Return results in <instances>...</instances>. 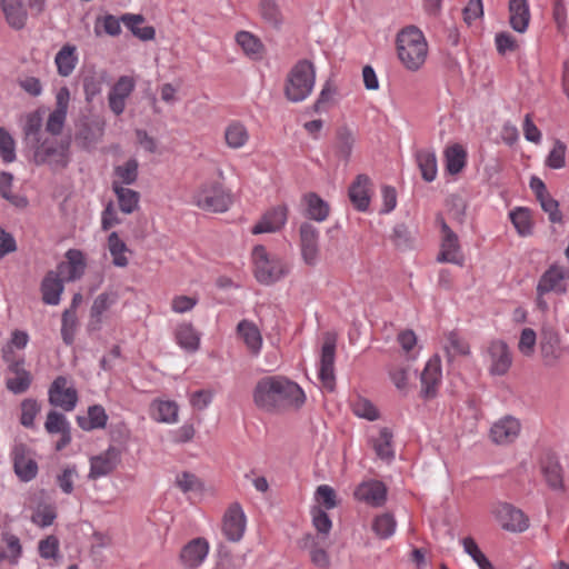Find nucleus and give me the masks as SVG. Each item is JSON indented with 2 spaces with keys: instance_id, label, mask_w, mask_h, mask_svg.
Here are the masks:
<instances>
[{
  "instance_id": "f257e3e1",
  "label": "nucleus",
  "mask_w": 569,
  "mask_h": 569,
  "mask_svg": "<svg viewBox=\"0 0 569 569\" xmlns=\"http://www.w3.org/2000/svg\"><path fill=\"white\" fill-rule=\"evenodd\" d=\"M254 405L267 412L284 407L300 408L306 402V393L295 381L283 376L261 378L252 393Z\"/></svg>"
},
{
  "instance_id": "f03ea898",
  "label": "nucleus",
  "mask_w": 569,
  "mask_h": 569,
  "mask_svg": "<svg viewBox=\"0 0 569 569\" xmlns=\"http://www.w3.org/2000/svg\"><path fill=\"white\" fill-rule=\"evenodd\" d=\"M397 56L409 71H418L428 57V43L423 32L415 26L401 29L396 39Z\"/></svg>"
},
{
  "instance_id": "7ed1b4c3",
  "label": "nucleus",
  "mask_w": 569,
  "mask_h": 569,
  "mask_svg": "<svg viewBox=\"0 0 569 569\" xmlns=\"http://www.w3.org/2000/svg\"><path fill=\"white\" fill-rule=\"evenodd\" d=\"M316 83V69L307 59L299 60L292 66L284 81L286 98L298 103L305 101L312 92Z\"/></svg>"
},
{
  "instance_id": "20e7f679",
  "label": "nucleus",
  "mask_w": 569,
  "mask_h": 569,
  "mask_svg": "<svg viewBox=\"0 0 569 569\" xmlns=\"http://www.w3.org/2000/svg\"><path fill=\"white\" fill-rule=\"evenodd\" d=\"M254 277L262 284L279 281L288 272L286 263L278 256L270 254L266 247L258 244L252 249Z\"/></svg>"
},
{
  "instance_id": "39448f33",
  "label": "nucleus",
  "mask_w": 569,
  "mask_h": 569,
  "mask_svg": "<svg viewBox=\"0 0 569 569\" xmlns=\"http://www.w3.org/2000/svg\"><path fill=\"white\" fill-rule=\"evenodd\" d=\"M192 203L201 210L222 213L232 204V194L220 182H204L192 196Z\"/></svg>"
},
{
  "instance_id": "423d86ee",
  "label": "nucleus",
  "mask_w": 569,
  "mask_h": 569,
  "mask_svg": "<svg viewBox=\"0 0 569 569\" xmlns=\"http://www.w3.org/2000/svg\"><path fill=\"white\" fill-rule=\"evenodd\" d=\"M33 162L38 166L47 164L53 169L64 168L69 163V148L68 141H58L56 139H44L34 143Z\"/></svg>"
},
{
  "instance_id": "0eeeda50",
  "label": "nucleus",
  "mask_w": 569,
  "mask_h": 569,
  "mask_svg": "<svg viewBox=\"0 0 569 569\" xmlns=\"http://www.w3.org/2000/svg\"><path fill=\"white\" fill-rule=\"evenodd\" d=\"M539 350L542 363L547 368L560 365L568 353V348L562 346L560 335L551 327H545L540 333Z\"/></svg>"
},
{
  "instance_id": "6e6552de",
  "label": "nucleus",
  "mask_w": 569,
  "mask_h": 569,
  "mask_svg": "<svg viewBox=\"0 0 569 569\" xmlns=\"http://www.w3.org/2000/svg\"><path fill=\"white\" fill-rule=\"evenodd\" d=\"M13 470L17 477L29 482L38 475V463L34 460L33 451L22 442H17L11 449Z\"/></svg>"
},
{
  "instance_id": "1a4fd4ad",
  "label": "nucleus",
  "mask_w": 569,
  "mask_h": 569,
  "mask_svg": "<svg viewBox=\"0 0 569 569\" xmlns=\"http://www.w3.org/2000/svg\"><path fill=\"white\" fill-rule=\"evenodd\" d=\"M247 517L239 502H232L222 517V533L230 542H239L246 532Z\"/></svg>"
},
{
  "instance_id": "9d476101",
  "label": "nucleus",
  "mask_w": 569,
  "mask_h": 569,
  "mask_svg": "<svg viewBox=\"0 0 569 569\" xmlns=\"http://www.w3.org/2000/svg\"><path fill=\"white\" fill-rule=\"evenodd\" d=\"M299 238L303 262L311 267L318 264L320 260L319 229L310 222H302L299 228Z\"/></svg>"
},
{
  "instance_id": "9b49d317",
  "label": "nucleus",
  "mask_w": 569,
  "mask_h": 569,
  "mask_svg": "<svg viewBox=\"0 0 569 569\" xmlns=\"http://www.w3.org/2000/svg\"><path fill=\"white\" fill-rule=\"evenodd\" d=\"M442 381V368H441V360L439 356L431 357L421 375H420V382H421V390L420 396L425 400H431L435 399L438 396V390Z\"/></svg>"
},
{
  "instance_id": "f8f14e48",
  "label": "nucleus",
  "mask_w": 569,
  "mask_h": 569,
  "mask_svg": "<svg viewBox=\"0 0 569 569\" xmlns=\"http://www.w3.org/2000/svg\"><path fill=\"white\" fill-rule=\"evenodd\" d=\"M121 451L114 446H109L103 452L90 458V470L88 478L98 480L109 476L120 463Z\"/></svg>"
},
{
  "instance_id": "ddd939ff",
  "label": "nucleus",
  "mask_w": 569,
  "mask_h": 569,
  "mask_svg": "<svg viewBox=\"0 0 569 569\" xmlns=\"http://www.w3.org/2000/svg\"><path fill=\"white\" fill-rule=\"evenodd\" d=\"M49 402L64 411H72L78 402V392L72 386H68L66 377L59 376L51 383L49 391Z\"/></svg>"
},
{
  "instance_id": "4468645a",
  "label": "nucleus",
  "mask_w": 569,
  "mask_h": 569,
  "mask_svg": "<svg viewBox=\"0 0 569 569\" xmlns=\"http://www.w3.org/2000/svg\"><path fill=\"white\" fill-rule=\"evenodd\" d=\"M569 278V270L559 264H551L540 276L536 291L540 293L563 295L567 291L566 280Z\"/></svg>"
},
{
  "instance_id": "2eb2a0df",
  "label": "nucleus",
  "mask_w": 569,
  "mask_h": 569,
  "mask_svg": "<svg viewBox=\"0 0 569 569\" xmlns=\"http://www.w3.org/2000/svg\"><path fill=\"white\" fill-rule=\"evenodd\" d=\"M335 359L336 342L333 339L327 338L321 348L318 378L328 391H332L336 386Z\"/></svg>"
},
{
  "instance_id": "dca6fc26",
  "label": "nucleus",
  "mask_w": 569,
  "mask_h": 569,
  "mask_svg": "<svg viewBox=\"0 0 569 569\" xmlns=\"http://www.w3.org/2000/svg\"><path fill=\"white\" fill-rule=\"evenodd\" d=\"M495 512L498 522L507 531L523 532L529 528L528 517L510 503H500Z\"/></svg>"
},
{
  "instance_id": "f3484780",
  "label": "nucleus",
  "mask_w": 569,
  "mask_h": 569,
  "mask_svg": "<svg viewBox=\"0 0 569 569\" xmlns=\"http://www.w3.org/2000/svg\"><path fill=\"white\" fill-rule=\"evenodd\" d=\"M442 241L441 250L437 258L439 262H449L462 266L463 257L461 254L458 236L451 230L445 220L440 222Z\"/></svg>"
},
{
  "instance_id": "a211bd4d",
  "label": "nucleus",
  "mask_w": 569,
  "mask_h": 569,
  "mask_svg": "<svg viewBox=\"0 0 569 569\" xmlns=\"http://www.w3.org/2000/svg\"><path fill=\"white\" fill-rule=\"evenodd\" d=\"M134 88L136 81L130 76H121L111 87L108 94V103L110 110L116 116L123 113L126 109V101L133 92Z\"/></svg>"
},
{
  "instance_id": "6ab92c4d",
  "label": "nucleus",
  "mask_w": 569,
  "mask_h": 569,
  "mask_svg": "<svg viewBox=\"0 0 569 569\" xmlns=\"http://www.w3.org/2000/svg\"><path fill=\"white\" fill-rule=\"evenodd\" d=\"M521 430L520 421L512 416H505L492 423L490 439L496 445H509L513 442Z\"/></svg>"
},
{
  "instance_id": "aec40b11",
  "label": "nucleus",
  "mask_w": 569,
  "mask_h": 569,
  "mask_svg": "<svg viewBox=\"0 0 569 569\" xmlns=\"http://www.w3.org/2000/svg\"><path fill=\"white\" fill-rule=\"evenodd\" d=\"M69 100V89L67 87L60 88L56 94V108L49 114L46 123V130L53 136L60 134L63 129L68 113Z\"/></svg>"
},
{
  "instance_id": "412c9836",
  "label": "nucleus",
  "mask_w": 569,
  "mask_h": 569,
  "mask_svg": "<svg viewBox=\"0 0 569 569\" xmlns=\"http://www.w3.org/2000/svg\"><path fill=\"white\" fill-rule=\"evenodd\" d=\"M355 497L371 507H381L387 500V488L379 480L363 481L356 488Z\"/></svg>"
},
{
  "instance_id": "4be33fe9",
  "label": "nucleus",
  "mask_w": 569,
  "mask_h": 569,
  "mask_svg": "<svg viewBox=\"0 0 569 569\" xmlns=\"http://www.w3.org/2000/svg\"><path fill=\"white\" fill-rule=\"evenodd\" d=\"M288 220V209L283 204L268 210L252 228L253 234L271 233L282 229Z\"/></svg>"
},
{
  "instance_id": "5701e85b",
  "label": "nucleus",
  "mask_w": 569,
  "mask_h": 569,
  "mask_svg": "<svg viewBox=\"0 0 569 569\" xmlns=\"http://www.w3.org/2000/svg\"><path fill=\"white\" fill-rule=\"evenodd\" d=\"M86 258L81 250L69 249L66 252V261L58 264V273L67 281L80 279L86 271Z\"/></svg>"
},
{
  "instance_id": "b1692460",
  "label": "nucleus",
  "mask_w": 569,
  "mask_h": 569,
  "mask_svg": "<svg viewBox=\"0 0 569 569\" xmlns=\"http://www.w3.org/2000/svg\"><path fill=\"white\" fill-rule=\"evenodd\" d=\"M118 300V293L102 292L96 297L90 308V319L88 322V331H99L102 328L103 313L110 309Z\"/></svg>"
},
{
  "instance_id": "393cba45",
  "label": "nucleus",
  "mask_w": 569,
  "mask_h": 569,
  "mask_svg": "<svg viewBox=\"0 0 569 569\" xmlns=\"http://www.w3.org/2000/svg\"><path fill=\"white\" fill-rule=\"evenodd\" d=\"M368 443L379 459L391 461L395 458L393 433L388 427H380L377 432H371Z\"/></svg>"
},
{
  "instance_id": "a878e982",
  "label": "nucleus",
  "mask_w": 569,
  "mask_h": 569,
  "mask_svg": "<svg viewBox=\"0 0 569 569\" xmlns=\"http://www.w3.org/2000/svg\"><path fill=\"white\" fill-rule=\"evenodd\" d=\"M541 473L548 488L557 493L566 492L563 469L559 460L553 456L546 457L541 462Z\"/></svg>"
},
{
  "instance_id": "bb28decb",
  "label": "nucleus",
  "mask_w": 569,
  "mask_h": 569,
  "mask_svg": "<svg viewBox=\"0 0 569 569\" xmlns=\"http://www.w3.org/2000/svg\"><path fill=\"white\" fill-rule=\"evenodd\" d=\"M209 553V543L204 538H194L189 541L180 552V559L184 567H199Z\"/></svg>"
},
{
  "instance_id": "cd10ccee",
  "label": "nucleus",
  "mask_w": 569,
  "mask_h": 569,
  "mask_svg": "<svg viewBox=\"0 0 569 569\" xmlns=\"http://www.w3.org/2000/svg\"><path fill=\"white\" fill-rule=\"evenodd\" d=\"M488 351L491 359L490 372L495 376L505 375L512 362L508 345L505 341L495 340L490 343Z\"/></svg>"
},
{
  "instance_id": "c85d7f7f",
  "label": "nucleus",
  "mask_w": 569,
  "mask_h": 569,
  "mask_svg": "<svg viewBox=\"0 0 569 569\" xmlns=\"http://www.w3.org/2000/svg\"><path fill=\"white\" fill-rule=\"evenodd\" d=\"M370 178L367 174H358L349 187V199L358 211H367L370 204Z\"/></svg>"
},
{
  "instance_id": "c756f323",
  "label": "nucleus",
  "mask_w": 569,
  "mask_h": 569,
  "mask_svg": "<svg viewBox=\"0 0 569 569\" xmlns=\"http://www.w3.org/2000/svg\"><path fill=\"white\" fill-rule=\"evenodd\" d=\"M237 333L252 356H258L260 353L262 348V336L256 323L247 319L241 320L237 325Z\"/></svg>"
},
{
  "instance_id": "7c9ffc66",
  "label": "nucleus",
  "mask_w": 569,
  "mask_h": 569,
  "mask_svg": "<svg viewBox=\"0 0 569 569\" xmlns=\"http://www.w3.org/2000/svg\"><path fill=\"white\" fill-rule=\"evenodd\" d=\"M63 279L54 271H49L41 282L42 300L46 305L57 306L63 292Z\"/></svg>"
},
{
  "instance_id": "2f4dec72",
  "label": "nucleus",
  "mask_w": 569,
  "mask_h": 569,
  "mask_svg": "<svg viewBox=\"0 0 569 569\" xmlns=\"http://www.w3.org/2000/svg\"><path fill=\"white\" fill-rule=\"evenodd\" d=\"M530 21V9L528 0H509V22L511 28L523 33L527 31Z\"/></svg>"
},
{
  "instance_id": "473e14b6",
  "label": "nucleus",
  "mask_w": 569,
  "mask_h": 569,
  "mask_svg": "<svg viewBox=\"0 0 569 569\" xmlns=\"http://www.w3.org/2000/svg\"><path fill=\"white\" fill-rule=\"evenodd\" d=\"M78 61L79 54L77 47L70 43L62 46L54 57L58 74L69 77L74 71Z\"/></svg>"
},
{
  "instance_id": "72a5a7b5",
  "label": "nucleus",
  "mask_w": 569,
  "mask_h": 569,
  "mask_svg": "<svg viewBox=\"0 0 569 569\" xmlns=\"http://www.w3.org/2000/svg\"><path fill=\"white\" fill-rule=\"evenodd\" d=\"M179 407L171 400H153L150 405V417L161 423L172 425L178 421Z\"/></svg>"
},
{
  "instance_id": "f704fd0d",
  "label": "nucleus",
  "mask_w": 569,
  "mask_h": 569,
  "mask_svg": "<svg viewBox=\"0 0 569 569\" xmlns=\"http://www.w3.org/2000/svg\"><path fill=\"white\" fill-rule=\"evenodd\" d=\"M0 6L10 27H24L28 14L22 0H0Z\"/></svg>"
},
{
  "instance_id": "c9c22d12",
  "label": "nucleus",
  "mask_w": 569,
  "mask_h": 569,
  "mask_svg": "<svg viewBox=\"0 0 569 569\" xmlns=\"http://www.w3.org/2000/svg\"><path fill=\"white\" fill-rule=\"evenodd\" d=\"M303 202L306 204V213L305 216L313 221L322 222L325 221L330 213V207L327 201H325L319 194L316 192H309L303 196Z\"/></svg>"
},
{
  "instance_id": "e433bc0d",
  "label": "nucleus",
  "mask_w": 569,
  "mask_h": 569,
  "mask_svg": "<svg viewBox=\"0 0 569 569\" xmlns=\"http://www.w3.org/2000/svg\"><path fill=\"white\" fill-rule=\"evenodd\" d=\"M223 136L226 144L234 150L243 148L250 138L247 127L238 120H232L226 126Z\"/></svg>"
},
{
  "instance_id": "4c0bfd02",
  "label": "nucleus",
  "mask_w": 569,
  "mask_h": 569,
  "mask_svg": "<svg viewBox=\"0 0 569 569\" xmlns=\"http://www.w3.org/2000/svg\"><path fill=\"white\" fill-rule=\"evenodd\" d=\"M77 422L84 431L103 429L108 422V415L102 406L93 405L88 408V415L86 417H77Z\"/></svg>"
},
{
  "instance_id": "58836bf2",
  "label": "nucleus",
  "mask_w": 569,
  "mask_h": 569,
  "mask_svg": "<svg viewBox=\"0 0 569 569\" xmlns=\"http://www.w3.org/2000/svg\"><path fill=\"white\" fill-rule=\"evenodd\" d=\"M416 161L421 177L427 182H432L438 174L437 157L432 149H421L416 152Z\"/></svg>"
},
{
  "instance_id": "ea45409f",
  "label": "nucleus",
  "mask_w": 569,
  "mask_h": 569,
  "mask_svg": "<svg viewBox=\"0 0 569 569\" xmlns=\"http://www.w3.org/2000/svg\"><path fill=\"white\" fill-rule=\"evenodd\" d=\"M443 156L446 170L450 174H457L466 167L467 151L461 144L453 143L448 146L443 151Z\"/></svg>"
},
{
  "instance_id": "a19ab883",
  "label": "nucleus",
  "mask_w": 569,
  "mask_h": 569,
  "mask_svg": "<svg viewBox=\"0 0 569 569\" xmlns=\"http://www.w3.org/2000/svg\"><path fill=\"white\" fill-rule=\"evenodd\" d=\"M356 142L352 130L348 127H340L336 133L335 152L336 156L348 162L351 158L352 149Z\"/></svg>"
},
{
  "instance_id": "79ce46f5",
  "label": "nucleus",
  "mask_w": 569,
  "mask_h": 569,
  "mask_svg": "<svg viewBox=\"0 0 569 569\" xmlns=\"http://www.w3.org/2000/svg\"><path fill=\"white\" fill-rule=\"evenodd\" d=\"M176 340L179 347L188 352H196L200 347V335L191 323H182L177 327Z\"/></svg>"
},
{
  "instance_id": "37998d69",
  "label": "nucleus",
  "mask_w": 569,
  "mask_h": 569,
  "mask_svg": "<svg viewBox=\"0 0 569 569\" xmlns=\"http://www.w3.org/2000/svg\"><path fill=\"white\" fill-rule=\"evenodd\" d=\"M1 540L6 543V549L0 551V561H7L12 566L18 565L22 556V546L20 539L9 532L1 533Z\"/></svg>"
},
{
  "instance_id": "c03bdc74",
  "label": "nucleus",
  "mask_w": 569,
  "mask_h": 569,
  "mask_svg": "<svg viewBox=\"0 0 569 569\" xmlns=\"http://www.w3.org/2000/svg\"><path fill=\"white\" fill-rule=\"evenodd\" d=\"M112 190L117 196L119 208L123 213L130 214L139 208V192L127 187L119 186V183H112Z\"/></svg>"
},
{
  "instance_id": "a18cd8bd",
  "label": "nucleus",
  "mask_w": 569,
  "mask_h": 569,
  "mask_svg": "<svg viewBox=\"0 0 569 569\" xmlns=\"http://www.w3.org/2000/svg\"><path fill=\"white\" fill-rule=\"evenodd\" d=\"M144 21L141 14L124 13L122 14V23L132 32L134 37L142 41L154 39L156 30L151 26L140 27Z\"/></svg>"
},
{
  "instance_id": "49530a36",
  "label": "nucleus",
  "mask_w": 569,
  "mask_h": 569,
  "mask_svg": "<svg viewBox=\"0 0 569 569\" xmlns=\"http://www.w3.org/2000/svg\"><path fill=\"white\" fill-rule=\"evenodd\" d=\"M108 249L112 258L113 266L118 268H124L128 266L129 259L127 257V252H129V249L126 242L120 239L118 232L112 231L108 236Z\"/></svg>"
},
{
  "instance_id": "de8ad7c7",
  "label": "nucleus",
  "mask_w": 569,
  "mask_h": 569,
  "mask_svg": "<svg viewBox=\"0 0 569 569\" xmlns=\"http://www.w3.org/2000/svg\"><path fill=\"white\" fill-rule=\"evenodd\" d=\"M236 42L243 52L251 59H260L263 51V44L254 34L249 31H239L236 34Z\"/></svg>"
},
{
  "instance_id": "09e8293b",
  "label": "nucleus",
  "mask_w": 569,
  "mask_h": 569,
  "mask_svg": "<svg viewBox=\"0 0 569 569\" xmlns=\"http://www.w3.org/2000/svg\"><path fill=\"white\" fill-rule=\"evenodd\" d=\"M139 163L137 159L131 158L123 164L114 168V179L112 183H119V186H129L137 181Z\"/></svg>"
},
{
  "instance_id": "8fccbe9b",
  "label": "nucleus",
  "mask_w": 569,
  "mask_h": 569,
  "mask_svg": "<svg viewBox=\"0 0 569 569\" xmlns=\"http://www.w3.org/2000/svg\"><path fill=\"white\" fill-rule=\"evenodd\" d=\"M397 521L392 513L386 512L377 516L372 522V530L380 539H388L396 532Z\"/></svg>"
},
{
  "instance_id": "3c124183",
  "label": "nucleus",
  "mask_w": 569,
  "mask_h": 569,
  "mask_svg": "<svg viewBox=\"0 0 569 569\" xmlns=\"http://www.w3.org/2000/svg\"><path fill=\"white\" fill-rule=\"evenodd\" d=\"M445 350L449 358L458 356H467L470 352L468 342L461 338L456 331H450L446 336Z\"/></svg>"
},
{
  "instance_id": "603ef678",
  "label": "nucleus",
  "mask_w": 569,
  "mask_h": 569,
  "mask_svg": "<svg viewBox=\"0 0 569 569\" xmlns=\"http://www.w3.org/2000/svg\"><path fill=\"white\" fill-rule=\"evenodd\" d=\"M509 218L520 236H528L532 231L530 211L525 207H517L510 211Z\"/></svg>"
},
{
  "instance_id": "864d4df0",
  "label": "nucleus",
  "mask_w": 569,
  "mask_h": 569,
  "mask_svg": "<svg viewBox=\"0 0 569 569\" xmlns=\"http://www.w3.org/2000/svg\"><path fill=\"white\" fill-rule=\"evenodd\" d=\"M461 543L465 552L471 557V559L478 565L479 569H495L490 560L480 550L472 538L466 537L461 540Z\"/></svg>"
},
{
  "instance_id": "5fc2aeb1",
  "label": "nucleus",
  "mask_w": 569,
  "mask_h": 569,
  "mask_svg": "<svg viewBox=\"0 0 569 569\" xmlns=\"http://www.w3.org/2000/svg\"><path fill=\"white\" fill-rule=\"evenodd\" d=\"M351 407L352 412L359 418H363L369 421H375L379 418V412L375 405L363 397H357L352 401Z\"/></svg>"
},
{
  "instance_id": "6e6d98bb",
  "label": "nucleus",
  "mask_w": 569,
  "mask_h": 569,
  "mask_svg": "<svg viewBox=\"0 0 569 569\" xmlns=\"http://www.w3.org/2000/svg\"><path fill=\"white\" fill-rule=\"evenodd\" d=\"M44 428L50 435L62 433L64 431L71 430L70 422L66 416L54 410L48 412Z\"/></svg>"
},
{
  "instance_id": "4d7b16f0",
  "label": "nucleus",
  "mask_w": 569,
  "mask_h": 569,
  "mask_svg": "<svg viewBox=\"0 0 569 569\" xmlns=\"http://www.w3.org/2000/svg\"><path fill=\"white\" fill-rule=\"evenodd\" d=\"M78 477L77 467L74 465H69L57 476V485L63 493L71 495L74 489V481Z\"/></svg>"
},
{
  "instance_id": "13d9d810",
  "label": "nucleus",
  "mask_w": 569,
  "mask_h": 569,
  "mask_svg": "<svg viewBox=\"0 0 569 569\" xmlns=\"http://www.w3.org/2000/svg\"><path fill=\"white\" fill-rule=\"evenodd\" d=\"M0 157L4 163H11L17 158L14 139L2 127H0Z\"/></svg>"
},
{
  "instance_id": "bf43d9fd",
  "label": "nucleus",
  "mask_w": 569,
  "mask_h": 569,
  "mask_svg": "<svg viewBox=\"0 0 569 569\" xmlns=\"http://www.w3.org/2000/svg\"><path fill=\"white\" fill-rule=\"evenodd\" d=\"M40 405L36 399L28 398L21 402L20 423L26 428L34 427V419L40 412Z\"/></svg>"
},
{
  "instance_id": "052dcab7",
  "label": "nucleus",
  "mask_w": 569,
  "mask_h": 569,
  "mask_svg": "<svg viewBox=\"0 0 569 569\" xmlns=\"http://www.w3.org/2000/svg\"><path fill=\"white\" fill-rule=\"evenodd\" d=\"M566 144L560 141L556 140L553 148L549 151L545 164L550 169H561L566 166Z\"/></svg>"
},
{
  "instance_id": "680f3d73",
  "label": "nucleus",
  "mask_w": 569,
  "mask_h": 569,
  "mask_svg": "<svg viewBox=\"0 0 569 569\" xmlns=\"http://www.w3.org/2000/svg\"><path fill=\"white\" fill-rule=\"evenodd\" d=\"M388 373L397 390L402 395H407L409 391V368L395 366L389 369Z\"/></svg>"
},
{
  "instance_id": "e2e57ef3",
  "label": "nucleus",
  "mask_w": 569,
  "mask_h": 569,
  "mask_svg": "<svg viewBox=\"0 0 569 569\" xmlns=\"http://www.w3.org/2000/svg\"><path fill=\"white\" fill-rule=\"evenodd\" d=\"M77 329V317L74 311L66 310L62 313L61 325V337L67 346H70L74 341V335Z\"/></svg>"
},
{
  "instance_id": "0e129e2a",
  "label": "nucleus",
  "mask_w": 569,
  "mask_h": 569,
  "mask_svg": "<svg viewBox=\"0 0 569 569\" xmlns=\"http://www.w3.org/2000/svg\"><path fill=\"white\" fill-rule=\"evenodd\" d=\"M121 23L122 16L120 18L114 17L113 14H104L103 17H99L96 22L94 31L96 34H99L98 26L100 24L103 28V31L110 37H118L121 33Z\"/></svg>"
},
{
  "instance_id": "69168bd1",
  "label": "nucleus",
  "mask_w": 569,
  "mask_h": 569,
  "mask_svg": "<svg viewBox=\"0 0 569 569\" xmlns=\"http://www.w3.org/2000/svg\"><path fill=\"white\" fill-rule=\"evenodd\" d=\"M537 345V335L536 331L531 328H523L521 330L518 350L525 357H531L535 353Z\"/></svg>"
},
{
  "instance_id": "338daca9",
  "label": "nucleus",
  "mask_w": 569,
  "mask_h": 569,
  "mask_svg": "<svg viewBox=\"0 0 569 569\" xmlns=\"http://www.w3.org/2000/svg\"><path fill=\"white\" fill-rule=\"evenodd\" d=\"M32 378L29 371H21L12 378H8L6 386L9 391L20 395L27 391L31 385Z\"/></svg>"
},
{
  "instance_id": "774afa93",
  "label": "nucleus",
  "mask_w": 569,
  "mask_h": 569,
  "mask_svg": "<svg viewBox=\"0 0 569 569\" xmlns=\"http://www.w3.org/2000/svg\"><path fill=\"white\" fill-rule=\"evenodd\" d=\"M56 518L57 513L52 506H39L33 511L31 521L41 528H46L51 526Z\"/></svg>"
}]
</instances>
